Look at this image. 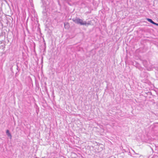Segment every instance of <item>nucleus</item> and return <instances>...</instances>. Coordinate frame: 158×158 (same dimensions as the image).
I'll return each instance as SVG.
<instances>
[{
	"label": "nucleus",
	"instance_id": "7ed1b4c3",
	"mask_svg": "<svg viewBox=\"0 0 158 158\" xmlns=\"http://www.w3.org/2000/svg\"><path fill=\"white\" fill-rule=\"evenodd\" d=\"M147 20L149 22L152 23L153 24H154V22L151 19H147Z\"/></svg>",
	"mask_w": 158,
	"mask_h": 158
},
{
	"label": "nucleus",
	"instance_id": "20e7f679",
	"mask_svg": "<svg viewBox=\"0 0 158 158\" xmlns=\"http://www.w3.org/2000/svg\"><path fill=\"white\" fill-rule=\"evenodd\" d=\"M154 24H154V25H157V26H158V23H154Z\"/></svg>",
	"mask_w": 158,
	"mask_h": 158
},
{
	"label": "nucleus",
	"instance_id": "f257e3e1",
	"mask_svg": "<svg viewBox=\"0 0 158 158\" xmlns=\"http://www.w3.org/2000/svg\"><path fill=\"white\" fill-rule=\"evenodd\" d=\"M73 22L77 24H79L81 25H86L87 23L86 21H84L83 20L79 18H77L75 19H73Z\"/></svg>",
	"mask_w": 158,
	"mask_h": 158
},
{
	"label": "nucleus",
	"instance_id": "f03ea898",
	"mask_svg": "<svg viewBox=\"0 0 158 158\" xmlns=\"http://www.w3.org/2000/svg\"><path fill=\"white\" fill-rule=\"evenodd\" d=\"M6 134L9 137H10V138L11 139V134L10 133V132H9V131L8 130H7L6 131Z\"/></svg>",
	"mask_w": 158,
	"mask_h": 158
}]
</instances>
